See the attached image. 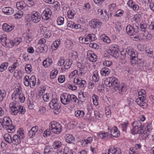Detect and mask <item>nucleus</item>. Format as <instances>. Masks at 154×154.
<instances>
[{
	"label": "nucleus",
	"mask_w": 154,
	"mask_h": 154,
	"mask_svg": "<svg viewBox=\"0 0 154 154\" xmlns=\"http://www.w3.org/2000/svg\"><path fill=\"white\" fill-rule=\"evenodd\" d=\"M95 35L93 34H89L85 38V44H88L91 41H94L95 40Z\"/></svg>",
	"instance_id": "nucleus-18"
},
{
	"label": "nucleus",
	"mask_w": 154,
	"mask_h": 154,
	"mask_svg": "<svg viewBox=\"0 0 154 154\" xmlns=\"http://www.w3.org/2000/svg\"><path fill=\"white\" fill-rule=\"evenodd\" d=\"M148 125L145 126V128L140 129L137 131V134H139L142 135V136L143 139L146 138L149 135L152 129L148 128Z\"/></svg>",
	"instance_id": "nucleus-4"
},
{
	"label": "nucleus",
	"mask_w": 154,
	"mask_h": 154,
	"mask_svg": "<svg viewBox=\"0 0 154 154\" xmlns=\"http://www.w3.org/2000/svg\"><path fill=\"white\" fill-rule=\"evenodd\" d=\"M138 27L136 26L135 27L130 25H128L126 28L127 34L130 36H134L137 32Z\"/></svg>",
	"instance_id": "nucleus-7"
},
{
	"label": "nucleus",
	"mask_w": 154,
	"mask_h": 154,
	"mask_svg": "<svg viewBox=\"0 0 154 154\" xmlns=\"http://www.w3.org/2000/svg\"><path fill=\"white\" fill-rule=\"evenodd\" d=\"M119 47L117 45H115L112 46L108 51V52L110 55L116 58L118 56V53L119 51Z\"/></svg>",
	"instance_id": "nucleus-8"
},
{
	"label": "nucleus",
	"mask_w": 154,
	"mask_h": 154,
	"mask_svg": "<svg viewBox=\"0 0 154 154\" xmlns=\"http://www.w3.org/2000/svg\"><path fill=\"white\" fill-rule=\"evenodd\" d=\"M137 55H136L134 57H130V59L131 60V63L133 66H134V65L136 64V62L137 61L136 60L137 59Z\"/></svg>",
	"instance_id": "nucleus-46"
},
{
	"label": "nucleus",
	"mask_w": 154,
	"mask_h": 154,
	"mask_svg": "<svg viewBox=\"0 0 154 154\" xmlns=\"http://www.w3.org/2000/svg\"><path fill=\"white\" fill-rule=\"evenodd\" d=\"M10 123L12 124L11 121L9 117L7 116L0 119V124L1 125H3V128H4Z\"/></svg>",
	"instance_id": "nucleus-15"
},
{
	"label": "nucleus",
	"mask_w": 154,
	"mask_h": 154,
	"mask_svg": "<svg viewBox=\"0 0 154 154\" xmlns=\"http://www.w3.org/2000/svg\"><path fill=\"white\" fill-rule=\"evenodd\" d=\"M66 140L69 143H73L75 141V138L72 135L67 134L66 137Z\"/></svg>",
	"instance_id": "nucleus-24"
},
{
	"label": "nucleus",
	"mask_w": 154,
	"mask_h": 154,
	"mask_svg": "<svg viewBox=\"0 0 154 154\" xmlns=\"http://www.w3.org/2000/svg\"><path fill=\"white\" fill-rule=\"evenodd\" d=\"M14 27L10 26L7 23H4L2 26V29L5 32H9L12 31Z\"/></svg>",
	"instance_id": "nucleus-23"
},
{
	"label": "nucleus",
	"mask_w": 154,
	"mask_h": 154,
	"mask_svg": "<svg viewBox=\"0 0 154 154\" xmlns=\"http://www.w3.org/2000/svg\"><path fill=\"white\" fill-rule=\"evenodd\" d=\"M79 97L80 101L82 102H84L86 100V94L83 92H80L79 94Z\"/></svg>",
	"instance_id": "nucleus-35"
},
{
	"label": "nucleus",
	"mask_w": 154,
	"mask_h": 154,
	"mask_svg": "<svg viewBox=\"0 0 154 154\" xmlns=\"http://www.w3.org/2000/svg\"><path fill=\"white\" fill-rule=\"evenodd\" d=\"M52 12L51 10L48 8H46L43 11L42 17L44 20H47L49 19L51 17Z\"/></svg>",
	"instance_id": "nucleus-13"
},
{
	"label": "nucleus",
	"mask_w": 154,
	"mask_h": 154,
	"mask_svg": "<svg viewBox=\"0 0 154 154\" xmlns=\"http://www.w3.org/2000/svg\"><path fill=\"white\" fill-rule=\"evenodd\" d=\"M58 70H54L53 72H51L50 74V78L52 79H54L55 78L57 75L58 73Z\"/></svg>",
	"instance_id": "nucleus-57"
},
{
	"label": "nucleus",
	"mask_w": 154,
	"mask_h": 154,
	"mask_svg": "<svg viewBox=\"0 0 154 154\" xmlns=\"http://www.w3.org/2000/svg\"><path fill=\"white\" fill-rule=\"evenodd\" d=\"M14 45V42L12 40H10L8 42L7 41L5 42V43H4V44H3L4 46H5L6 47L8 48H11Z\"/></svg>",
	"instance_id": "nucleus-38"
},
{
	"label": "nucleus",
	"mask_w": 154,
	"mask_h": 154,
	"mask_svg": "<svg viewBox=\"0 0 154 154\" xmlns=\"http://www.w3.org/2000/svg\"><path fill=\"white\" fill-rule=\"evenodd\" d=\"M87 58L92 62H95L97 60V57L94 53L91 51H88L87 52Z\"/></svg>",
	"instance_id": "nucleus-14"
},
{
	"label": "nucleus",
	"mask_w": 154,
	"mask_h": 154,
	"mask_svg": "<svg viewBox=\"0 0 154 154\" xmlns=\"http://www.w3.org/2000/svg\"><path fill=\"white\" fill-rule=\"evenodd\" d=\"M22 91L21 88H18L16 89V91H14L12 94V99L13 100H15L17 99H18L19 96L20 94V92Z\"/></svg>",
	"instance_id": "nucleus-16"
},
{
	"label": "nucleus",
	"mask_w": 154,
	"mask_h": 154,
	"mask_svg": "<svg viewBox=\"0 0 154 154\" xmlns=\"http://www.w3.org/2000/svg\"><path fill=\"white\" fill-rule=\"evenodd\" d=\"M147 27V25L145 23L144 24L143 23H140V29L143 32H145L146 29Z\"/></svg>",
	"instance_id": "nucleus-56"
},
{
	"label": "nucleus",
	"mask_w": 154,
	"mask_h": 154,
	"mask_svg": "<svg viewBox=\"0 0 154 154\" xmlns=\"http://www.w3.org/2000/svg\"><path fill=\"white\" fill-rule=\"evenodd\" d=\"M52 63V60L50 58H46L43 62V65L45 67H48Z\"/></svg>",
	"instance_id": "nucleus-26"
},
{
	"label": "nucleus",
	"mask_w": 154,
	"mask_h": 154,
	"mask_svg": "<svg viewBox=\"0 0 154 154\" xmlns=\"http://www.w3.org/2000/svg\"><path fill=\"white\" fill-rule=\"evenodd\" d=\"M69 94L65 93L62 94L60 96V101L64 105H68L70 103Z\"/></svg>",
	"instance_id": "nucleus-12"
},
{
	"label": "nucleus",
	"mask_w": 154,
	"mask_h": 154,
	"mask_svg": "<svg viewBox=\"0 0 154 154\" xmlns=\"http://www.w3.org/2000/svg\"><path fill=\"white\" fill-rule=\"evenodd\" d=\"M8 66V63H2L0 66V72H2L4 70L6 69Z\"/></svg>",
	"instance_id": "nucleus-39"
},
{
	"label": "nucleus",
	"mask_w": 154,
	"mask_h": 154,
	"mask_svg": "<svg viewBox=\"0 0 154 154\" xmlns=\"http://www.w3.org/2000/svg\"><path fill=\"white\" fill-rule=\"evenodd\" d=\"M25 69L26 72L28 74L30 73L32 71V67L30 64H27L26 65Z\"/></svg>",
	"instance_id": "nucleus-41"
},
{
	"label": "nucleus",
	"mask_w": 154,
	"mask_h": 154,
	"mask_svg": "<svg viewBox=\"0 0 154 154\" xmlns=\"http://www.w3.org/2000/svg\"><path fill=\"white\" fill-rule=\"evenodd\" d=\"M2 11L3 13L8 15L12 14L14 12V9L10 7L4 8L2 9Z\"/></svg>",
	"instance_id": "nucleus-19"
},
{
	"label": "nucleus",
	"mask_w": 154,
	"mask_h": 154,
	"mask_svg": "<svg viewBox=\"0 0 154 154\" xmlns=\"http://www.w3.org/2000/svg\"><path fill=\"white\" fill-rule=\"evenodd\" d=\"M62 131L61 125L56 121L51 122L50 124L49 129L44 132V136L48 137L50 135L51 131L57 134H60Z\"/></svg>",
	"instance_id": "nucleus-1"
},
{
	"label": "nucleus",
	"mask_w": 154,
	"mask_h": 154,
	"mask_svg": "<svg viewBox=\"0 0 154 154\" xmlns=\"http://www.w3.org/2000/svg\"><path fill=\"white\" fill-rule=\"evenodd\" d=\"M31 20L34 23H38L41 20V16L38 13L35 11H33L31 15Z\"/></svg>",
	"instance_id": "nucleus-10"
},
{
	"label": "nucleus",
	"mask_w": 154,
	"mask_h": 154,
	"mask_svg": "<svg viewBox=\"0 0 154 154\" xmlns=\"http://www.w3.org/2000/svg\"><path fill=\"white\" fill-rule=\"evenodd\" d=\"M97 135L101 139H103L108 136L107 133H99L97 134Z\"/></svg>",
	"instance_id": "nucleus-59"
},
{
	"label": "nucleus",
	"mask_w": 154,
	"mask_h": 154,
	"mask_svg": "<svg viewBox=\"0 0 154 154\" xmlns=\"http://www.w3.org/2000/svg\"><path fill=\"white\" fill-rule=\"evenodd\" d=\"M138 95L140 96H144V97H146V91L144 90L141 89L138 93Z\"/></svg>",
	"instance_id": "nucleus-54"
},
{
	"label": "nucleus",
	"mask_w": 154,
	"mask_h": 154,
	"mask_svg": "<svg viewBox=\"0 0 154 154\" xmlns=\"http://www.w3.org/2000/svg\"><path fill=\"white\" fill-rule=\"evenodd\" d=\"M10 112L13 115H16L18 113V106L16 101L11 102L9 104Z\"/></svg>",
	"instance_id": "nucleus-6"
},
{
	"label": "nucleus",
	"mask_w": 154,
	"mask_h": 154,
	"mask_svg": "<svg viewBox=\"0 0 154 154\" xmlns=\"http://www.w3.org/2000/svg\"><path fill=\"white\" fill-rule=\"evenodd\" d=\"M4 137L5 140L8 143H12L11 137L9 134H5Z\"/></svg>",
	"instance_id": "nucleus-36"
},
{
	"label": "nucleus",
	"mask_w": 154,
	"mask_h": 154,
	"mask_svg": "<svg viewBox=\"0 0 154 154\" xmlns=\"http://www.w3.org/2000/svg\"><path fill=\"white\" fill-rule=\"evenodd\" d=\"M35 48L36 49V51L37 52L40 53L44 52V51H42L43 49H42V48H41V45H36L35 46Z\"/></svg>",
	"instance_id": "nucleus-55"
},
{
	"label": "nucleus",
	"mask_w": 154,
	"mask_h": 154,
	"mask_svg": "<svg viewBox=\"0 0 154 154\" xmlns=\"http://www.w3.org/2000/svg\"><path fill=\"white\" fill-rule=\"evenodd\" d=\"M117 151V149L114 147H111L108 150L107 154H115Z\"/></svg>",
	"instance_id": "nucleus-43"
},
{
	"label": "nucleus",
	"mask_w": 154,
	"mask_h": 154,
	"mask_svg": "<svg viewBox=\"0 0 154 154\" xmlns=\"http://www.w3.org/2000/svg\"><path fill=\"white\" fill-rule=\"evenodd\" d=\"M69 96L70 103L72 102H74L75 103H78L79 102V100L75 95L69 94Z\"/></svg>",
	"instance_id": "nucleus-33"
},
{
	"label": "nucleus",
	"mask_w": 154,
	"mask_h": 154,
	"mask_svg": "<svg viewBox=\"0 0 154 154\" xmlns=\"http://www.w3.org/2000/svg\"><path fill=\"white\" fill-rule=\"evenodd\" d=\"M75 116L77 117L82 118L84 116L85 113L82 111L78 110L75 111Z\"/></svg>",
	"instance_id": "nucleus-31"
},
{
	"label": "nucleus",
	"mask_w": 154,
	"mask_h": 154,
	"mask_svg": "<svg viewBox=\"0 0 154 154\" xmlns=\"http://www.w3.org/2000/svg\"><path fill=\"white\" fill-rule=\"evenodd\" d=\"M119 131H118L117 128L115 127L112 129L111 131V135L114 137H117L119 136Z\"/></svg>",
	"instance_id": "nucleus-27"
},
{
	"label": "nucleus",
	"mask_w": 154,
	"mask_h": 154,
	"mask_svg": "<svg viewBox=\"0 0 154 154\" xmlns=\"http://www.w3.org/2000/svg\"><path fill=\"white\" fill-rule=\"evenodd\" d=\"M60 40L58 41L57 40L54 41L51 46V48L53 50H55L60 45Z\"/></svg>",
	"instance_id": "nucleus-30"
},
{
	"label": "nucleus",
	"mask_w": 154,
	"mask_h": 154,
	"mask_svg": "<svg viewBox=\"0 0 154 154\" xmlns=\"http://www.w3.org/2000/svg\"><path fill=\"white\" fill-rule=\"evenodd\" d=\"M18 99L21 102L24 103L25 100V97L24 96V94L20 92V94L19 96Z\"/></svg>",
	"instance_id": "nucleus-48"
},
{
	"label": "nucleus",
	"mask_w": 154,
	"mask_h": 154,
	"mask_svg": "<svg viewBox=\"0 0 154 154\" xmlns=\"http://www.w3.org/2000/svg\"><path fill=\"white\" fill-rule=\"evenodd\" d=\"M53 148L51 146H47L45 148L44 152L45 153H48L53 151Z\"/></svg>",
	"instance_id": "nucleus-40"
},
{
	"label": "nucleus",
	"mask_w": 154,
	"mask_h": 154,
	"mask_svg": "<svg viewBox=\"0 0 154 154\" xmlns=\"http://www.w3.org/2000/svg\"><path fill=\"white\" fill-rule=\"evenodd\" d=\"M65 62V63L64 65L65 68L66 69H69L71 65L72 61L71 60L68 59H66Z\"/></svg>",
	"instance_id": "nucleus-34"
},
{
	"label": "nucleus",
	"mask_w": 154,
	"mask_h": 154,
	"mask_svg": "<svg viewBox=\"0 0 154 154\" xmlns=\"http://www.w3.org/2000/svg\"><path fill=\"white\" fill-rule=\"evenodd\" d=\"M125 51L128 55H129L131 57H134L136 55H137V52L134 49L131 48H128L125 49Z\"/></svg>",
	"instance_id": "nucleus-17"
},
{
	"label": "nucleus",
	"mask_w": 154,
	"mask_h": 154,
	"mask_svg": "<svg viewBox=\"0 0 154 154\" xmlns=\"http://www.w3.org/2000/svg\"><path fill=\"white\" fill-rule=\"evenodd\" d=\"M146 54L148 56L151 58H153L154 56L153 55V51L152 49L149 48L148 47H146L145 49Z\"/></svg>",
	"instance_id": "nucleus-20"
},
{
	"label": "nucleus",
	"mask_w": 154,
	"mask_h": 154,
	"mask_svg": "<svg viewBox=\"0 0 154 154\" xmlns=\"http://www.w3.org/2000/svg\"><path fill=\"white\" fill-rule=\"evenodd\" d=\"M146 99V97H144V96H139L138 98L136 99V101L138 105L140 106L142 108H144L147 106V103L144 102Z\"/></svg>",
	"instance_id": "nucleus-11"
},
{
	"label": "nucleus",
	"mask_w": 154,
	"mask_h": 154,
	"mask_svg": "<svg viewBox=\"0 0 154 154\" xmlns=\"http://www.w3.org/2000/svg\"><path fill=\"white\" fill-rule=\"evenodd\" d=\"M18 112L20 113L21 114H24L25 112V109L24 107L22 106H18Z\"/></svg>",
	"instance_id": "nucleus-51"
},
{
	"label": "nucleus",
	"mask_w": 154,
	"mask_h": 154,
	"mask_svg": "<svg viewBox=\"0 0 154 154\" xmlns=\"http://www.w3.org/2000/svg\"><path fill=\"white\" fill-rule=\"evenodd\" d=\"M145 125L140 120H135L132 123L133 128L131 130V133L133 134H137V131L140 129L143 128H145Z\"/></svg>",
	"instance_id": "nucleus-3"
},
{
	"label": "nucleus",
	"mask_w": 154,
	"mask_h": 154,
	"mask_svg": "<svg viewBox=\"0 0 154 154\" xmlns=\"http://www.w3.org/2000/svg\"><path fill=\"white\" fill-rule=\"evenodd\" d=\"M119 93L121 94H124L126 91V87L124 85H121L120 86H119Z\"/></svg>",
	"instance_id": "nucleus-32"
},
{
	"label": "nucleus",
	"mask_w": 154,
	"mask_h": 154,
	"mask_svg": "<svg viewBox=\"0 0 154 154\" xmlns=\"http://www.w3.org/2000/svg\"><path fill=\"white\" fill-rule=\"evenodd\" d=\"M64 22V18L61 17H59L57 20V24L59 25H61L63 24Z\"/></svg>",
	"instance_id": "nucleus-44"
},
{
	"label": "nucleus",
	"mask_w": 154,
	"mask_h": 154,
	"mask_svg": "<svg viewBox=\"0 0 154 154\" xmlns=\"http://www.w3.org/2000/svg\"><path fill=\"white\" fill-rule=\"evenodd\" d=\"M11 123H9L8 126H6L5 129L8 130L9 133H13L15 130V127L14 126L11 125Z\"/></svg>",
	"instance_id": "nucleus-29"
},
{
	"label": "nucleus",
	"mask_w": 154,
	"mask_h": 154,
	"mask_svg": "<svg viewBox=\"0 0 154 154\" xmlns=\"http://www.w3.org/2000/svg\"><path fill=\"white\" fill-rule=\"evenodd\" d=\"M65 80L64 76L63 75H60L58 78L59 82L60 83H62L64 82Z\"/></svg>",
	"instance_id": "nucleus-64"
},
{
	"label": "nucleus",
	"mask_w": 154,
	"mask_h": 154,
	"mask_svg": "<svg viewBox=\"0 0 154 154\" xmlns=\"http://www.w3.org/2000/svg\"><path fill=\"white\" fill-rule=\"evenodd\" d=\"M50 108L54 110V112L56 114H58L59 112L60 106L57 103V99L54 98L49 103Z\"/></svg>",
	"instance_id": "nucleus-5"
},
{
	"label": "nucleus",
	"mask_w": 154,
	"mask_h": 154,
	"mask_svg": "<svg viewBox=\"0 0 154 154\" xmlns=\"http://www.w3.org/2000/svg\"><path fill=\"white\" fill-rule=\"evenodd\" d=\"M7 39L6 35L5 34H3L1 36H0V42L2 43V45H3L4 43H5Z\"/></svg>",
	"instance_id": "nucleus-42"
},
{
	"label": "nucleus",
	"mask_w": 154,
	"mask_h": 154,
	"mask_svg": "<svg viewBox=\"0 0 154 154\" xmlns=\"http://www.w3.org/2000/svg\"><path fill=\"white\" fill-rule=\"evenodd\" d=\"M14 74V76H16L17 79H19L20 78L22 72L21 71L17 70L15 71Z\"/></svg>",
	"instance_id": "nucleus-45"
},
{
	"label": "nucleus",
	"mask_w": 154,
	"mask_h": 154,
	"mask_svg": "<svg viewBox=\"0 0 154 154\" xmlns=\"http://www.w3.org/2000/svg\"><path fill=\"white\" fill-rule=\"evenodd\" d=\"M75 23L71 21H68L67 22V26L69 28H73Z\"/></svg>",
	"instance_id": "nucleus-61"
},
{
	"label": "nucleus",
	"mask_w": 154,
	"mask_h": 154,
	"mask_svg": "<svg viewBox=\"0 0 154 154\" xmlns=\"http://www.w3.org/2000/svg\"><path fill=\"white\" fill-rule=\"evenodd\" d=\"M23 14V12L21 11H17L16 14H15L14 17L15 18L18 19L20 18Z\"/></svg>",
	"instance_id": "nucleus-47"
},
{
	"label": "nucleus",
	"mask_w": 154,
	"mask_h": 154,
	"mask_svg": "<svg viewBox=\"0 0 154 154\" xmlns=\"http://www.w3.org/2000/svg\"><path fill=\"white\" fill-rule=\"evenodd\" d=\"M102 24V23L97 19H93L89 22L90 26L94 29H99Z\"/></svg>",
	"instance_id": "nucleus-9"
},
{
	"label": "nucleus",
	"mask_w": 154,
	"mask_h": 154,
	"mask_svg": "<svg viewBox=\"0 0 154 154\" xmlns=\"http://www.w3.org/2000/svg\"><path fill=\"white\" fill-rule=\"evenodd\" d=\"M74 15V13L71 10H70L67 12V16L69 18H72Z\"/></svg>",
	"instance_id": "nucleus-58"
},
{
	"label": "nucleus",
	"mask_w": 154,
	"mask_h": 154,
	"mask_svg": "<svg viewBox=\"0 0 154 154\" xmlns=\"http://www.w3.org/2000/svg\"><path fill=\"white\" fill-rule=\"evenodd\" d=\"M20 142L21 139L18 137L17 135L15 134L13 136L12 142L14 144L17 145L20 143Z\"/></svg>",
	"instance_id": "nucleus-21"
},
{
	"label": "nucleus",
	"mask_w": 154,
	"mask_h": 154,
	"mask_svg": "<svg viewBox=\"0 0 154 154\" xmlns=\"http://www.w3.org/2000/svg\"><path fill=\"white\" fill-rule=\"evenodd\" d=\"M24 84V85L26 86H28L29 85V76H28L26 75L25 77Z\"/></svg>",
	"instance_id": "nucleus-49"
},
{
	"label": "nucleus",
	"mask_w": 154,
	"mask_h": 154,
	"mask_svg": "<svg viewBox=\"0 0 154 154\" xmlns=\"http://www.w3.org/2000/svg\"><path fill=\"white\" fill-rule=\"evenodd\" d=\"M126 53L125 50H123L121 52L120 55L119 57L122 60V63L124 64L126 62L125 59L126 57Z\"/></svg>",
	"instance_id": "nucleus-28"
},
{
	"label": "nucleus",
	"mask_w": 154,
	"mask_h": 154,
	"mask_svg": "<svg viewBox=\"0 0 154 154\" xmlns=\"http://www.w3.org/2000/svg\"><path fill=\"white\" fill-rule=\"evenodd\" d=\"M124 13L123 11L119 10H117L115 13V16L117 17H120Z\"/></svg>",
	"instance_id": "nucleus-52"
},
{
	"label": "nucleus",
	"mask_w": 154,
	"mask_h": 154,
	"mask_svg": "<svg viewBox=\"0 0 154 154\" xmlns=\"http://www.w3.org/2000/svg\"><path fill=\"white\" fill-rule=\"evenodd\" d=\"M43 98L44 101L47 102L48 100L49 99V94H44L43 96Z\"/></svg>",
	"instance_id": "nucleus-63"
},
{
	"label": "nucleus",
	"mask_w": 154,
	"mask_h": 154,
	"mask_svg": "<svg viewBox=\"0 0 154 154\" xmlns=\"http://www.w3.org/2000/svg\"><path fill=\"white\" fill-rule=\"evenodd\" d=\"M104 84L109 87H113L115 91L119 89V82L117 79L113 77L106 79L104 81Z\"/></svg>",
	"instance_id": "nucleus-2"
},
{
	"label": "nucleus",
	"mask_w": 154,
	"mask_h": 154,
	"mask_svg": "<svg viewBox=\"0 0 154 154\" xmlns=\"http://www.w3.org/2000/svg\"><path fill=\"white\" fill-rule=\"evenodd\" d=\"M29 83L30 87L33 88L36 84V78L34 76H32L30 79H29Z\"/></svg>",
	"instance_id": "nucleus-25"
},
{
	"label": "nucleus",
	"mask_w": 154,
	"mask_h": 154,
	"mask_svg": "<svg viewBox=\"0 0 154 154\" xmlns=\"http://www.w3.org/2000/svg\"><path fill=\"white\" fill-rule=\"evenodd\" d=\"M46 111V109L43 106H41L39 108L38 113L40 114H42L44 113Z\"/></svg>",
	"instance_id": "nucleus-53"
},
{
	"label": "nucleus",
	"mask_w": 154,
	"mask_h": 154,
	"mask_svg": "<svg viewBox=\"0 0 154 154\" xmlns=\"http://www.w3.org/2000/svg\"><path fill=\"white\" fill-rule=\"evenodd\" d=\"M62 145V143L61 142L58 141L55 142L52 145L53 149H57L60 147Z\"/></svg>",
	"instance_id": "nucleus-37"
},
{
	"label": "nucleus",
	"mask_w": 154,
	"mask_h": 154,
	"mask_svg": "<svg viewBox=\"0 0 154 154\" xmlns=\"http://www.w3.org/2000/svg\"><path fill=\"white\" fill-rule=\"evenodd\" d=\"M128 125V122H124L121 124L122 128V130L124 131H125L126 130V128Z\"/></svg>",
	"instance_id": "nucleus-62"
},
{
	"label": "nucleus",
	"mask_w": 154,
	"mask_h": 154,
	"mask_svg": "<svg viewBox=\"0 0 154 154\" xmlns=\"http://www.w3.org/2000/svg\"><path fill=\"white\" fill-rule=\"evenodd\" d=\"M86 82V81L84 80L79 79L78 85H79V87L83 88L84 87V85Z\"/></svg>",
	"instance_id": "nucleus-60"
},
{
	"label": "nucleus",
	"mask_w": 154,
	"mask_h": 154,
	"mask_svg": "<svg viewBox=\"0 0 154 154\" xmlns=\"http://www.w3.org/2000/svg\"><path fill=\"white\" fill-rule=\"evenodd\" d=\"M143 36L148 40L151 39L152 37V35L149 34V32L146 31L144 33H143Z\"/></svg>",
	"instance_id": "nucleus-50"
},
{
	"label": "nucleus",
	"mask_w": 154,
	"mask_h": 154,
	"mask_svg": "<svg viewBox=\"0 0 154 154\" xmlns=\"http://www.w3.org/2000/svg\"><path fill=\"white\" fill-rule=\"evenodd\" d=\"M110 72V70L108 68H103L101 70V74L103 76H106L109 74Z\"/></svg>",
	"instance_id": "nucleus-22"
}]
</instances>
